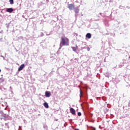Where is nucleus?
<instances>
[{
  "label": "nucleus",
  "mask_w": 130,
  "mask_h": 130,
  "mask_svg": "<svg viewBox=\"0 0 130 130\" xmlns=\"http://www.w3.org/2000/svg\"><path fill=\"white\" fill-rule=\"evenodd\" d=\"M126 9H130L129 6H126Z\"/></svg>",
  "instance_id": "nucleus-25"
},
{
  "label": "nucleus",
  "mask_w": 130,
  "mask_h": 130,
  "mask_svg": "<svg viewBox=\"0 0 130 130\" xmlns=\"http://www.w3.org/2000/svg\"><path fill=\"white\" fill-rule=\"evenodd\" d=\"M12 93H13V91L11 90Z\"/></svg>",
  "instance_id": "nucleus-32"
},
{
  "label": "nucleus",
  "mask_w": 130,
  "mask_h": 130,
  "mask_svg": "<svg viewBox=\"0 0 130 130\" xmlns=\"http://www.w3.org/2000/svg\"><path fill=\"white\" fill-rule=\"evenodd\" d=\"M123 8H124V7L122 6H120L119 7V9H123Z\"/></svg>",
  "instance_id": "nucleus-19"
},
{
  "label": "nucleus",
  "mask_w": 130,
  "mask_h": 130,
  "mask_svg": "<svg viewBox=\"0 0 130 130\" xmlns=\"http://www.w3.org/2000/svg\"><path fill=\"white\" fill-rule=\"evenodd\" d=\"M18 39L19 40L23 39V37H19Z\"/></svg>",
  "instance_id": "nucleus-21"
},
{
  "label": "nucleus",
  "mask_w": 130,
  "mask_h": 130,
  "mask_svg": "<svg viewBox=\"0 0 130 130\" xmlns=\"http://www.w3.org/2000/svg\"><path fill=\"white\" fill-rule=\"evenodd\" d=\"M72 50L74 51V52H76L77 51V49H78V47H72Z\"/></svg>",
  "instance_id": "nucleus-11"
},
{
  "label": "nucleus",
  "mask_w": 130,
  "mask_h": 130,
  "mask_svg": "<svg viewBox=\"0 0 130 130\" xmlns=\"http://www.w3.org/2000/svg\"><path fill=\"white\" fill-rule=\"evenodd\" d=\"M5 81V78H0V83H3V82Z\"/></svg>",
  "instance_id": "nucleus-12"
},
{
  "label": "nucleus",
  "mask_w": 130,
  "mask_h": 130,
  "mask_svg": "<svg viewBox=\"0 0 130 130\" xmlns=\"http://www.w3.org/2000/svg\"><path fill=\"white\" fill-rule=\"evenodd\" d=\"M77 114L78 116H81V115H82V113L80 112H78Z\"/></svg>",
  "instance_id": "nucleus-15"
},
{
  "label": "nucleus",
  "mask_w": 130,
  "mask_h": 130,
  "mask_svg": "<svg viewBox=\"0 0 130 130\" xmlns=\"http://www.w3.org/2000/svg\"><path fill=\"white\" fill-rule=\"evenodd\" d=\"M70 112L73 114V115H75L76 114V110H74V108H70Z\"/></svg>",
  "instance_id": "nucleus-4"
},
{
  "label": "nucleus",
  "mask_w": 130,
  "mask_h": 130,
  "mask_svg": "<svg viewBox=\"0 0 130 130\" xmlns=\"http://www.w3.org/2000/svg\"><path fill=\"white\" fill-rule=\"evenodd\" d=\"M24 68H25V64H21L18 68V71L20 72V71H22V70H23Z\"/></svg>",
  "instance_id": "nucleus-6"
},
{
  "label": "nucleus",
  "mask_w": 130,
  "mask_h": 130,
  "mask_svg": "<svg viewBox=\"0 0 130 130\" xmlns=\"http://www.w3.org/2000/svg\"><path fill=\"white\" fill-rule=\"evenodd\" d=\"M10 5H14V0H9Z\"/></svg>",
  "instance_id": "nucleus-13"
},
{
  "label": "nucleus",
  "mask_w": 130,
  "mask_h": 130,
  "mask_svg": "<svg viewBox=\"0 0 130 130\" xmlns=\"http://www.w3.org/2000/svg\"><path fill=\"white\" fill-rule=\"evenodd\" d=\"M128 107H129V106H130V100L129 101V103L128 104Z\"/></svg>",
  "instance_id": "nucleus-24"
},
{
  "label": "nucleus",
  "mask_w": 130,
  "mask_h": 130,
  "mask_svg": "<svg viewBox=\"0 0 130 130\" xmlns=\"http://www.w3.org/2000/svg\"><path fill=\"white\" fill-rule=\"evenodd\" d=\"M64 46H69V39L67 38H61V41L60 43L59 49H61V47Z\"/></svg>",
  "instance_id": "nucleus-1"
},
{
  "label": "nucleus",
  "mask_w": 130,
  "mask_h": 130,
  "mask_svg": "<svg viewBox=\"0 0 130 130\" xmlns=\"http://www.w3.org/2000/svg\"><path fill=\"white\" fill-rule=\"evenodd\" d=\"M14 11V9L13 8H7L6 9V12H7V13H13V11Z\"/></svg>",
  "instance_id": "nucleus-5"
},
{
  "label": "nucleus",
  "mask_w": 130,
  "mask_h": 130,
  "mask_svg": "<svg viewBox=\"0 0 130 130\" xmlns=\"http://www.w3.org/2000/svg\"><path fill=\"white\" fill-rule=\"evenodd\" d=\"M10 90H12V86L10 87Z\"/></svg>",
  "instance_id": "nucleus-26"
},
{
  "label": "nucleus",
  "mask_w": 130,
  "mask_h": 130,
  "mask_svg": "<svg viewBox=\"0 0 130 130\" xmlns=\"http://www.w3.org/2000/svg\"><path fill=\"white\" fill-rule=\"evenodd\" d=\"M45 96L46 97H47V98H49V97H50V96H51V93H50V91H46L45 92Z\"/></svg>",
  "instance_id": "nucleus-3"
},
{
  "label": "nucleus",
  "mask_w": 130,
  "mask_h": 130,
  "mask_svg": "<svg viewBox=\"0 0 130 130\" xmlns=\"http://www.w3.org/2000/svg\"><path fill=\"white\" fill-rule=\"evenodd\" d=\"M68 8L69 9L70 11H73V10L75 9V5L73 4H68Z\"/></svg>",
  "instance_id": "nucleus-2"
},
{
  "label": "nucleus",
  "mask_w": 130,
  "mask_h": 130,
  "mask_svg": "<svg viewBox=\"0 0 130 130\" xmlns=\"http://www.w3.org/2000/svg\"><path fill=\"white\" fill-rule=\"evenodd\" d=\"M92 37V35H91L90 33H87L86 35V38H88V39H90V38Z\"/></svg>",
  "instance_id": "nucleus-8"
},
{
  "label": "nucleus",
  "mask_w": 130,
  "mask_h": 130,
  "mask_svg": "<svg viewBox=\"0 0 130 130\" xmlns=\"http://www.w3.org/2000/svg\"><path fill=\"white\" fill-rule=\"evenodd\" d=\"M44 107H45V108H49V107L48 104L46 102L44 103Z\"/></svg>",
  "instance_id": "nucleus-10"
},
{
  "label": "nucleus",
  "mask_w": 130,
  "mask_h": 130,
  "mask_svg": "<svg viewBox=\"0 0 130 130\" xmlns=\"http://www.w3.org/2000/svg\"><path fill=\"white\" fill-rule=\"evenodd\" d=\"M4 117H8V115L6 114H4L3 115Z\"/></svg>",
  "instance_id": "nucleus-18"
},
{
  "label": "nucleus",
  "mask_w": 130,
  "mask_h": 130,
  "mask_svg": "<svg viewBox=\"0 0 130 130\" xmlns=\"http://www.w3.org/2000/svg\"><path fill=\"white\" fill-rule=\"evenodd\" d=\"M84 48H86L87 51H89L90 50V48L89 47H84Z\"/></svg>",
  "instance_id": "nucleus-17"
},
{
  "label": "nucleus",
  "mask_w": 130,
  "mask_h": 130,
  "mask_svg": "<svg viewBox=\"0 0 130 130\" xmlns=\"http://www.w3.org/2000/svg\"><path fill=\"white\" fill-rule=\"evenodd\" d=\"M80 99L81 98H82V90H80Z\"/></svg>",
  "instance_id": "nucleus-14"
},
{
  "label": "nucleus",
  "mask_w": 130,
  "mask_h": 130,
  "mask_svg": "<svg viewBox=\"0 0 130 130\" xmlns=\"http://www.w3.org/2000/svg\"><path fill=\"white\" fill-rule=\"evenodd\" d=\"M74 10L75 14H79V12H80V9H79V7H76L74 8Z\"/></svg>",
  "instance_id": "nucleus-7"
},
{
  "label": "nucleus",
  "mask_w": 130,
  "mask_h": 130,
  "mask_svg": "<svg viewBox=\"0 0 130 130\" xmlns=\"http://www.w3.org/2000/svg\"><path fill=\"white\" fill-rule=\"evenodd\" d=\"M5 104H8V103H7V102H5Z\"/></svg>",
  "instance_id": "nucleus-31"
},
{
  "label": "nucleus",
  "mask_w": 130,
  "mask_h": 130,
  "mask_svg": "<svg viewBox=\"0 0 130 130\" xmlns=\"http://www.w3.org/2000/svg\"><path fill=\"white\" fill-rule=\"evenodd\" d=\"M43 35H44L43 34V32H41V34H40V37H42V36H43Z\"/></svg>",
  "instance_id": "nucleus-20"
},
{
  "label": "nucleus",
  "mask_w": 130,
  "mask_h": 130,
  "mask_svg": "<svg viewBox=\"0 0 130 130\" xmlns=\"http://www.w3.org/2000/svg\"><path fill=\"white\" fill-rule=\"evenodd\" d=\"M100 128H101V125L99 126Z\"/></svg>",
  "instance_id": "nucleus-30"
},
{
  "label": "nucleus",
  "mask_w": 130,
  "mask_h": 130,
  "mask_svg": "<svg viewBox=\"0 0 130 130\" xmlns=\"http://www.w3.org/2000/svg\"><path fill=\"white\" fill-rule=\"evenodd\" d=\"M104 75L105 76V77H106V78H109L110 74H109V73L107 72L104 73Z\"/></svg>",
  "instance_id": "nucleus-9"
},
{
  "label": "nucleus",
  "mask_w": 130,
  "mask_h": 130,
  "mask_svg": "<svg viewBox=\"0 0 130 130\" xmlns=\"http://www.w3.org/2000/svg\"><path fill=\"white\" fill-rule=\"evenodd\" d=\"M100 15L101 16H102V17H103V18H104L105 16H104V14H103V13H100Z\"/></svg>",
  "instance_id": "nucleus-16"
},
{
  "label": "nucleus",
  "mask_w": 130,
  "mask_h": 130,
  "mask_svg": "<svg viewBox=\"0 0 130 130\" xmlns=\"http://www.w3.org/2000/svg\"><path fill=\"white\" fill-rule=\"evenodd\" d=\"M92 130H96V128H93Z\"/></svg>",
  "instance_id": "nucleus-27"
},
{
  "label": "nucleus",
  "mask_w": 130,
  "mask_h": 130,
  "mask_svg": "<svg viewBox=\"0 0 130 130\" xmlns=\"http://www.w3.org/2000/svg\"><path fill=\"white\" fill-rule=\"evenodd\" d=\"M75 130H79L78 128H76Z\"/></svg>",
  "instance_id": "nucleus-29"
},
{
  "label": "nucleus",
  "mask_w": 130,
  "mask_h": 130,
  "mask_svg": "<svg viewBox=\"0 0 130 130\" xmlns=\"http://www.w3.org/2000/svg\"><path fill=\"white\" fill-rule=\"evenodd\" d=\"M75 35H76V36H78V34H75Z\"/></svg>",
  "instance_id": "nucleus-28"
},
{
  "label": "nucleus",
  "mask_w": 130,
  "mask_h": 130,
  "mask_svg": "<svg viewBox=\"0 0 130 130\" xmlns=\"http://www.w3.org/2000/svg\"><path fill=\"white\" fill-rule=\"evenodd\" d=\"M0 33H1V34H4V31L1 30V31H0Z\"/></svg>",
  "instance_id": "nucleus-22"
},
{
  "label": "nucleus",
  "mask_w": 130,
  "mask_h": 130,
  "mask_svg": "<svg viewBox=\"0 0 130 130\" xmlns=\"http://www.w3.org/2000/svg\"><path fill=\"white\" fill-rule=\"evenodd\" d=\"M18 130H22V128L21 126H19V128L18 129Z\"/></svg>",
  "instance_id": "nucleus-23"
}]
</instances>
